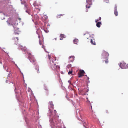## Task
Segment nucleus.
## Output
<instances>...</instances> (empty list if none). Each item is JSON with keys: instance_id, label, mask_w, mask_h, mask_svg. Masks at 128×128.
Here are the masks:
<instances>
[{"instance_id": "obj_30", "label": "nucleus", "mask_w": 128, "mask_h": 128, "mask_svg": "<svg viewBox=\"0 0 128 128\" xmlns=\"http://www.w3.org/2000/svg\"><path fill=\"white\" fill-rule=\"evenodd\" d=\"M98 20H99L98 19L96 20V22H98Z\"/></svg>"}, {"instance_id": "obj_32", "label": "nucleus", "mask_w": 128, "mask_h": 128, "mask_svg": "<svg viewBox=\"0 0 128 128\" xmlns=\"http://www.w3.org/2000/svg\"><path fill=\"white\" fill-rule=\"evenodd\" d=\"M54 112L55 114H56V110H54Z\"/></svg>"}, {"instance_id": "obj_31", "label": "nucleus", "mask_w": 128, "mask_h": 128, "mask_svg": "<svg viewBox=\"0 0 128 128\" xmlns=\"http://www.w3.org/2000/svg\"><path fill=\"white\" fill-rule=\"evenodd\" d=\"M99 20H101V18L100 17H99V18L98 19Z\"/></svg>"}, {"instance_id": "obj_11", "label": "nucleus", "mask_w": 128, "mask_h": 128, "mask_svg": "<svg viewBox=\"0 0 128 128\" xmlns=\"http://www.w3.org/2000/svg\"><path fill=\"white\" fill-rule=\"evenodd\" d=\"M115 10L114 11V14L116 16H117L118 15V12L116 10V6H115Z\"/></svg>"}, {"instance_id": "obj_18", "label": "nucleus", "mask_w": 128, "mask_h": 128, "mask_svg": "<svg viewBox=\"0 0 128 128\" xmlns=\"http://www.w3.org/2000/svg\"><path fill=\"white\" fill-rule=\"evenodd\" d=\"M85 77V79L86 80V82H89V78L87 76V75Z\"/></svg>"}, {"instance_id": "obj_5", "label": "nucleus", "mask_w": 128, "mask_h": 128, "mask_svg": "<svg viewBox=\"0 0 128 128\" xmlns=\"http://www.w3.org/2000/svg\"><path fill=\"white\" fill-rule=\"evenodd\" d=\"M80 72L78 76V77L79 78L81 77L82 76H84L85 72L84 70H80Z\"/></svg>"}, {"instance_id": "obj_19", "label": "nucleus", "mask_w": 128, "mask_h": 128, "mask_svg": "<svg viewBox=\"0 0 128 128\" xmlns=\"http://www.w3.org/2000/svg\"><path fill=\"white\" fill-rule=\"evenodd\" d=\"M64 15V14H61L59 15H58L57 16L58 18H60L61 16H63Z\"/></svg>"}, {"instance_id": "obj_37", "label": "nucleus", "mask_w": 128, "mask_h": 128, "mask_svg": "<svg viewBox=\"0 0 128 128\" xmlns=\"http://www.w3.org/2000/svg\"><path fill=\"white\" fill-rule=\"evenodd\" d=\"M55 40H56V38H55Z\"/></svg>"}, {"instance_id": "obj_12", "label": "nucleus", "mask_w": 128, "mask_h": 128, "mask_svg": "<svg viewBox=\"0 0 128 128\" xmlns=\"http://www.w3.org/2000/svg\"><path fill=\"white\" fill-rule=\"evenodd\" d=\"M60 40H62L63 39V38H65L64 35L62 34H60Z\"/></svg>"}, {"instance_id": "obj_9", "label": "nucleus", "mask_w": 128, "mask_h": 128, "mask_svg": "<svg viewBox=\"0 0 128 128\" xmlns=\"http://www.w3.org/2000/svg\"><path fill=\"white\" fill-rule=\"evenodd\" d=\"M19 48L23 50H24L25 52L26 51V48L25 46H19Z\"/></svg>"}, {"instance_id": "obj_20", "label": "nucleus", "mask_w": 128, "mask_h": 128, "mask_svg": "<svg viewBox=\"0 0 128 128\" xmlns=\"http://www.w3.org/2000/svg\"><path fill=\"white\" fill-rule=\"evenodd\" d=\"M44 89L46 90H48V88L46 85H44Z\"/></svg>"}, {"instance_id": "obj_22", "label": "nucleus", "mask_w": 128, "mask_h": 128, "mask_svg": "<svg viewBox=\"0 0 128 128\" xmlns=\"http://www.w3.org/2000/svg\"><path fill=\"white\" fill-rule=\"evenodd\" d=\"M91 4H88L86 5V7L87 8H89L90 7V5Z\"/></svg>"}, {"instance_id": "obj_17", "label": "nucleus", "mask_w": 128, "mask_h": 128, "mask_svg": "<svg viewBox=\"0 0 128 128\" xmlns=\"http://www.w3.org/2000/svg\"><path fill=\"white\" fill-rule=\"evenodd\" d=\"M78 39H75L74 40V44H77V43L78 42Z\"/></svg>"}, {"instance_id": "obj_26", "label": "nucleus", "mask_w": 128, "mask_h": 128, "mask_svg": "<svg viewBox=\"0 0 128 128\" xmlns=\"http://www.w3.org/2000/svg\"><path fill=\"white\" fill-rule=\"evenodd\" d=\"M108 58H106V60L105 61V62L106 64H107L108 63Z\"/></svg>"}, {"instance_id": "obj_3", "label": "nucleus", "mask_w": 128, "mask_h": 128, "mask_svg": "<svg viewBox=\"0 0 128 128\" xmlns=\"http://www.w3.org/2000/svg\"><path fill=\"white\" fill-rule=\"evenodd\" d=\"M109 56L108 53L103 50L102 53V58L103 59H106Z\"/></svg>"}, {"instance_id": "obj_8", "label": "nucleus", "mask_w": 128, "mask_h": 128, "mask_svg": "<svg viewBox=\"0 0 128 128\" xmlns=\"http://www.w3.org/2000/svg\"><path fill=\"white\" fill-rule=\"evenodd\" d=\"M74 56H70L69 57V58L70 59V61H69V63L72 62H73L74 60Z\"/></svg>"}, {"instance_id": "obj_13", "label": "nucleus", "mask_w": 128, "mask_h": 128, "mask_svg": "<svg viewBox=\"0 0 128 128\" xmlns=\"http://www.w3.org/2000/svg\"><path fill=\"white\" fill-rule=\"evenodd\" d=\"M94 40H92V39H91L90 43L93 45H96V43L95 42Z\"/></svg>"}, {"instance_id": "obj_6", "label": "nucleus", "mask_w": 128, "mask_h": 128, "mask_svg": "<svg viewBox=\"0 0 128 128\" xmlns=\"http://www.w3.org/2000/svg\"><path fill=\"white\" fill-rule=\"evenodd\" d=\"M30 60L31 62H34L35 64L36 63V60L33 57H32V56H30Z\"/></svg>"}, {"instance_id": "obj_14", "label": "nucleus", "mask_w": 128, "mask_h": 128, "mask_svg": "<svg viewBox=\"0 0 128 128\" xmlns=\"http://www.w3.org/2000/svg\"><path fill=\"white\" fill-rule=\"evenodd\" d=\"M77 117L78 118V119L79 120H81L82 121V124H83V126H84V127H85V124L86 122H84V121H82V120L81 119H82V118H81V119H80V118H78V116H77Z\"/></svg>"}, {"instance_id": "obj_16", "label": "nucleus", "mask_w": 128, "mask_h": 128, "mask_svg": "<svg viewBox=\"0 0 128 128\" xmlns=\"http://www.w3.org/2000/svg\"><path fill=\"white\" fill-rule=\"evenodd\" d=\"M92 0H87V3L88 4H92Z\"/></svg>"}, {"instance_id": "obj_35", "label": "nucleus", "mask_w": 128, "mask_h": 128, "mask_svg": "<svg viewBox=\"0 0 128 128\" xmlns=\"http://www.w3.org/2000/svg\"><path fill=\"white\" fill-rule=\"evenodd\" d=\"M7 81H8V80H6V83H7Z\"/></svg>"}, {"instance_id": "obj_15", "label": "nucleus", "mask_w": 128, "mask_h": 128, "mask_svg": "<svg viewBox=\"0 0 128 128\" xmlns=\"http://www.w3.org/2000/svg\"><path fill=\"white\" fill-rule=\"evenodd\" d=\"M102 24L100 22H98L96 24V26L98 28L100 27V25Z\"/></svg>"}, {"instance_id": "obj_27", "label": "nucleus", "mask_w": 128, "mask_h": 128, "mask_svg": "<svg viewBox=\"0 0 128 128\" xmlns=\"http://www.w3.org/2000/svg\"><path fill=\"white\" fill-rule=\"evenodd\" d=\"M86 99L87 100V102L88 103V104H90V102L88 100V98H86Z\"/></svg>"}, {"instance_id": "obj_2", "label": "nucleus", "mask_w": 128, "mask_h": 128, "mask_svg": "<svg viewBox=\"0 0 128 128\" xmlns=\"http://www.w3.org/2000/svg\"><path fill=\"white\" fill-rule=\"evenodd\" d=\"M17 21H13L12 23V24H10V23H9L10 25H11L12 26L14 29L15 32L17 34H19V32H20L19 28L18 27V23H16Z\"/></svg>"}, {"instance_id": "obj_34", "label": "nucleus", "mask_w": 128, "mask_h": 128, "mask_svg": "<svg viewBox=\"0 0 128 128\" xmlns=\"http://www.w3.org/2000/svg\"><path fill=\"white\" fill-rule=\"evenodd\" d=\"M2 14L4 15V13H2Z\"/></svg>"}, {"instance_id": "obj_33", "label": "nucleus", "mask_w": 128, "mask_h": 128, "mask_svg": "<svg viewBox=\"0 0 128 128\" xmlns=\"http://www.w3.org/2000/svg\"><path fill=\"white\" fill-rule=\"evenodd\" d=\"M44 46H42V48H44Z\"/></svg>"}, {"instance_id": "obj_38", "label": "nucleus", "mask_w": 128, "mask_h": 128, "mask_svg": "<svg viewBox=\"0 0 128 128\" xmlns=\"http://www.w3.org/2000/svg\"><path fill=\"white\" fill-rule=\"evenodd\" d=\"M4 19V18H3L2 19Z\"/></svg>"}, {"instance_id": "obj_10", "label": "nucleus", "mask_w": 128, "mask_h": 128, "mask_svg": "<svg viewBox=\"0 0 128 128\" xmlns=\"http://www.w3.org/2000/svg\"><path fill=\"white\" fill-rule=\"evenodd\" d=\"M49 106L53 109L54 108V105L52 104V101L50 102H49Z\"/></svg>"}, {"instance_id": "obj_7", "label": "nucleus", "mask_w": 128, "mask_h": 128, "mask_svg": "<svg viewBox=\"0 0 128 128\" xmlns=\"http://www.w3.org/2000/svg\"><path fill=\"white\" fill-rule=\"evenodd\" d=\"M22 0H21V3L22 4H24V8L26 10V12H27L26 10L28 9V5H27V4L26 3V2H23Z\"/></svg>"}, {"instance_id": "obj_28", "label": "nucleus", "mask_w": 128, "mask_h": 128, "mask_svg": "<svg viewBox=\"0 0 128 128\" xmlns=\"http://www.w3.org/2000/svg\"><path fill=\"white\" fill-rule=\"evenodd\" d=\"M72 73V71H69L68 72V74H71Z\"/></svg>"}, {"instance_id": "obj_29", "label": "nucleus", "mask_w": 128, "mask_h": 128, "mask_svg": "<svg viewBox=\"0 0 128 128\" xmlns=\"http://www.w3.org/2000/svg\"><path fill=\"white\" fill-rule=\"evenodd\" d=\"M16 38L17 39V41H18V37H16V38H14V40Z\"/></svg>"}, {"instance_id": "obj_4", "label": "nucleus", "mask_w": 128, "mask_h": 128, "mask_svg": "<svg viewBox=\"0 0 128 128\" xmlns=\"http://www.w3.org/2000/svg\"><path fill=\"white\" fill-rule=\"evenodd\" d=\"M120 68L122 69L126 68V64L124 62L120 63Z\"/></svg>"}, {"instance_id": "obj_23", "label": "nucleus", "mask_w": 128, "mask_h": 128, "mask_svg": "<svg viewBox=\"0 0 128 128\" xmlns=\"http://www.w3.org/2000/svg\"><path fill=\"white\" fill-rule=\"evenodd\" d=\"M71 66V65L70 64H69L67 65V67L68 68H70Z\"/></svg>"}, {"instance_id": "obj_25", "label": "nucleus", "mask_w": 128, "mask_h": 128, "mask_svg": "<svg viewBox=\"0 0 128 128\" xmlns=\"http://www.w3.org/2000/svg\"><path fill=\"white\" fill-rule=\"evenodd\" d=\"M39 44L40 45H42L43 44V42L41 41L40 40H39Z\"/></svg>"}, {"instance_id": "obj_1", "label": "nucleus", "mask_w": 128, "mask_h": 128, "mask_svg": "<svg viewBox=\"0 0 128 128\" xmlns=\"http://www.w3.org/2000/svg\"><path fill=\"white\" fill-rule=\"evenodd\" d=\"M48 57L49 60L50 61V66L52 70H56L57 71L59 70L60 68V67L58 65H56V58L53 57H51L49 55H48Z\"/></svg>"}, {"instance_id": "obj_21", "label": "nucleus", "mask_w": 128, "mask_h": 128, "mask_svg": "<svg viewBox=\"0 0 128 128\" xmlns=\"http://www.w3.org/2000/svg\"><path fill=\"white\" fill-rule=\"evenodd\" d=\"M39 66H37L36 67V70H37V73H40V72H39L38 71H39Z\"/></svg>"}, {"instance_id": "obj_36", "label": "nucleus", "mask_w": 128, "mask_h": 128, "mask_svg": "<svg viewBox=\"0 0 128 128\" xmlns=\"http://www.w3.org/2000/svg\"><path fill=\"white\" fill-rule=\"evenodd\" d=\"M106 112L107 113H108V111L107 110H106Z\"/></svg>"}, {"instance_id": "obj_24", "label": "nucleus", "mask_w": 128, "mask_h": 128, "mask_svg": "<svg viewBox=\"0 0 128 128\" xmlns=\"http://www.w3.org/2000/svg\"><path fill=\"white\" fill-rule=\"evenodd\" d=\"M43 17L45 19H46L47 18H48L47 16L46 15H44L43 16Z\"/></svg>"}]
</instances>
